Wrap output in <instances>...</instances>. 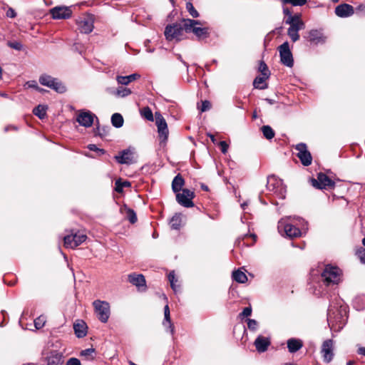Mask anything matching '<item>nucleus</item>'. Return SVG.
<instances>
[{
  "label": "nucleus",
  "instance_id": "nucleus-22",
  "mask_svg": "<svg viewBox=\"0 0 365 365\" xmlns=\"http://www.w3.org/2000/svg\"><path fill=\"white\" fill-rule=\"evenodd\" d=\"M78 26L81 33L89 34L93 29V21L91 17L83 18L78 21Z\"/></svg>",
  "mask_w": 365,
  "mask_h": 365
},
{
  "label": "nucleus",
  "instance_id": "nucleus-48",
  "mask_svg": "<svg viewBox=\"0 0 365 365\" xmlns=\"http://www.w3.org/2000/svg\"><path fill=\"white\" fill-rule=\"evenodd\" d=\"M247 327L250 331H255L257 329L258 322L255 319H247Z\"/></svg>",
  "mask_w": 365,
  "mask_h": 365
},
{
  "label": "nucleus",
  "instance_id": "nucleus-8",
  "mask_svg": "<svg viewBox=\"0 0 365 365\" xmlns=\"http://www.w3.org/2000/svg\"><path fill=\"white\" fill-rule=\"evenodd\" d=\"M267 189L269 191L273 192L281 199H284L285 197L286 190L283 186L282 182L274 175L268 177Z\"/></svg>",
  "mask_w": 365,
  "mask_h": 365
},
{
  "label": "nucleus",
  "instance_id": "nucleus-36",
  "mask_svg": "<svg viewBox=\"0 0 365 365\" xmlns=\"http://www.w3.org/2000/svg\"><path fill=\"white\" fill-rule=\"evenodd\" d=\"M261 130L265 138L271 140L274 137V131L269 125H263Z\"/></svg>",
  "mask_w": 365,
  "mask_h": 365
},
{
  "label": "nucleus",
  "instance_id": "nucleus-47",
  "mask_svg": "<svg viewBox=\"0 0 365 365\" xmlns=\"http://www.w3.org/2000/svg\"><path fill=\"white\" fill-rule=\"evenodd\" d=\"M46 323L45 318L42 316L38 317L34 320V326L37 329L42 328Z\"/></svg>",
  "mask_w": 365,
  "mask_h": 365
},
{
  "label": "nucleus",
  "instance_id": "nucleus-49",
  "mask_svg": "<svg viewBox=\"0 0 365 365\" xmlns=\"http://www.w3.org/2000/svg\"><path fill=\"white\" fill-rule=\"evenodd\" d=\"M8 46L10 48L15 49L16 51H21L23 48V45L19 41H8Z\"/></svg>",
  "mask_w": 365,
  "mask_h": 365
},
{
  "label": "nucleus",
  "instance_id": "nucleus-29",
  "mask_svg": "<svg viewBox=\"0 0 365 365\" xmlns=\"http://www.w3.org/2000/svg\"><path fill=\"white\" fill-rule=\"evenodd\" d=\"M184 184H185V180L182 178V177L180 174L177 175L174 178V179L173 180V182H172L173 191L175 193L179 192L180 190H182V187L184 185Z\"/></svg>",
  "mask_w": 365,
  "mask_h": 365
},
{
  "label": "nucleus",
  "instance_id": "nucleus-13",
  "mask_svg": "<svg viewBox=\"0 0 365 365\" xmlns=\"http://www.w3.org/2000/svg\"><path fill=\"white\" fill-rule=\"evenodd\" d=\"M295 149L298 151L297 155L303 165L308 166L312 164V157L311 153L308 151L305 143H301L297 144Z\"/></svg>",
  "mask_w": 365,
  "mask_h": 365
},
{
  "label": "nucleus",
  "instance_id": "nucleus-55",
  "mask_svg": "<svg viewBox=\"0 0 365 365\" xmlns=\"http://www.w3.org/2000/svg\"><path fill=\"white\" fill-rule=\"evenodd\" d=\"M219 145L220 147L222 153L225 154L227 152L229 148L227 143L225 141H220Z\"/></svg>",
  "mask_w": 365,
  "mask_h": 365
},
{
  "label": "nucleus",
  "instance_id": "nucleus-62",
  "mask_svg": "<svg viewBox=\"0 0 365 365\" xmlns=\"http://www.w3.org/2000/svg\"><path fill=\"white\" fill-rule=\"evenodd\" d=\"M177 57H178V59L180 60L181 62H182V63L187 67V69H188V64L182 60L181 55L178 54Z\"/></svg>",
  "mask_w": 365,
  "mask_h": 365
},
{
  "label": "nucleus",
  "instance_id": "nucleus-30",
  "mask_svg": "<svg viewBox=\"0 0 365 365\" xmlns=\"http://www.w3.org/2000/svg\"><path fill=\"white\" fill-rule=\"evenodd\" d=\"M124 120L121 114L115 113L111 116V123L112 125L117 128H121L123 125Z\"/></svg>",
  "mask_w": 365,
  "mask_h": 365
},
{
  "label": "nucleus",
  "instance_id": "nucleus-63",
  "mask_svg": "<svg viewBox=\"0 0 365 365\" xmlns=\"http://www.w3.org/2000/svg\"><path fill=\"white\" fill-rule=\"evenodd\" d=\"M200 187H201L202 190H203L205 191H208L209 190L208 186L205 185V184H201Z\"/></svg>",
  "mask_w": 365,
  "mask_h": 365
},
{
  "label": "nucleus",
  "instance_id": "nucleus-20",
  "mask_svg": "<svg viewBox=\"0 0 365 365\" xmlns=\"http://www.w3.org/2000/svg\"><path fill=\"white\" fill-rule=\"evenodd\" d=\"M354 13V7L348 4H341L335 8V14L341 18H346L352 16Z\"/></svg>",
  "mask_w": 365,
  "mask_h": 365
},
{
  "label": "nucleus",
  "instance_id": "nucleus-42",
  "mask_svg": "<svg viewBox=\"0 0 365 365\" xmlns=\"http://www.w3.org/2000/svg\"><path fill=\"white\" fill-rule=\"evenodd\" d=\"M95 351V349L93 348L86 349L81 351L80 356H84L88 359H93L94 358L93 354Z\"/></svg>",
  "mask_w": 365,
  "mask_h": 365
},
{
  "label": "nucleus",
  "instance_id": "nucleus-3",
  "mask_svg": "<svg viewBox=\"0 0 365 365\" xmlns=\"http://www.w3.org/2000/svg\"><path fill=\"white\" fill-rule=\"evenodd\" d=\"M184 28L187 33H193L198 40L206 38L209 36V31L207 27H201L202 23L197 20L184 19Z\"/></svg>",
  "mask_w": 365,
  "mask_h": 365
},
{
  "label": "nucleus",
  "instance_id": "nucleus-50",
  "mask_svg": "<svg viewBox=\"0 0 365 365\" xmlns=\"http://www.w3.org/2000/svg\"><path fill=\"white\" fill-rule=\"evenodd\" d=\"M356 255L360 259L361 262L365 263V249L364 247H359L356 250Z\"/></svg>",
  "mask_w": 365,
  "mask_h": 365
},
{
  "label": "nucleus",
  "instance_id": "nucleus-18",
  "mask_svg": "<svg viewBox=\"0 0 365 365\" xmlns=\"http://www.w3.org/2000/svg\"><path fill=\"white\" fill-rule=\"evenodd\" d=\"M334 341L332 339L325 340L322 346V354L324 361L329 363L334 357Z\"/></svg>",
  "mask_w": 365,
  "mask_h": 365
},
{
  "label": "nucleus",
  "instance_id": "nucleus-41",
  "mask_svg": "<svg viewBox=\"0 0 365 365\" xmlns=\"http://www.w3.org/2000/svg\"><path fill=\"white\" fill-rule=\"evenodd\" d=\"M259 71L262 73V76H265V78L269 77L270 72L267 64L264 61H260L259 66Z\"/></svg>",
  "mask_w": 365,
  "mask_h": 365
},
{
  "label": "nucleus",
  "instance_id": "nucleus-1",
  "mask_svg": "<svg viewBox=\"0 0 365 365\" xmlns=\"http://www.w3.org/2000/svg\"><path fill=\"white\" fill-rule=\"evenodd\" d=\"M346 307L342 306L341 302L336 303V305L330 304L327 311V322L332 329L335 325L338 329H341L346 322Z\"/></svg>",
  "mask_w": 365,
  "mask_h": 365
},
{
  "label": "nucleus",
  "instance_id": "nucleus-7",
  "mask_svg": "<svg viewBox=\"0 0 365 365\" xmlns=\"http://www.w3.org/2000/svg\"><path fill=\"white\" fill-rule=\"evenodd\" d=\"M184 30V24L182 26L180 24L168 25L165 29V36L168 41H179L182 38Z\"/></svg>",
  "mask_w": 365,
  "mask_h": 365
},
{
  "label": "nucleus",
  "instance_id": "nucleus-17",
  "mask_svg": "<svg viewBox=\"0 0 365 365\" xmlns=\"http://www.w3.org/2000/svg\"><path fill=\"white\" fill-rule=\"evenodd\" d=\"M50 13L54 19H66L71 16L72 11L68 6H55L50 10Z\"/></svg>",
  "mask_w": 365,
  "mask_h": 365
},
{
  "label": "nucleus",
  "instance_id": "nucleus-34",
  "mask_svg": "<svg viewBox=\"0 0 365 365\" xmlns=\"http://www.w3.org/2000/svg\"><path fill=\"white\" fill-rule=\"evenodd\" d=\"M170 225L172 229L179 230L181 226V217L180 214H175L170 220Z\"/></svg>",
  "mask_w": 365,
  "mask_h": 365
},
{
  "label": "nucleus",
  "instance_id": "nucleus-33",
  "mask_svg": "<svg viewBox=\"0 0 365 365\" xmlns=\"http://www.w3.org/2000/svg\"><path fill=\"white\" fill-rule=\"evenodd\" d=\"M268 78H265V76H257L255 78V79L253 81V86L255 88L258 89H265L267 88V84H264V81L267 79Z\"/></svg>",
  "mask_w": 365,
  "mask_h": 365
},
{
  "label": "nucleus",
  "instance_id": "nucleus-39",
  "mask_svg": "<svg viewBox=\"0 0 365 365\" xmlns=\"http://www.w3.org/2000/svg\"><path fill=\"white\" fill-rule=\"evenodd\" d=\"M284 22H285V24L298 23L301 25H303V24H304L303 22V21L301 19L300 14H294V15L290 16L285 19Z\"/></svg>",
  "mask_w": 365,
  "mask_h": 365
},
{
  "label": "nucleus",
  "instance_id": "nucleus-52",
  "mask_svg": "<svg viewBox=\"0 0 365 365\" xmlns=\"http://www.w3.org/2000/svg\"><path fill=\"white\" fill-rule=\"evenodd\" d=\"M211 108V103L209 101H204L202 102V106L200 108L201 112H205L210 110Z\"/></svg>",
  "mask_w": 365,
  "mask_h": 365
},
{
  "label": "nucleus",
  "instance_id": "nucleus-27",
  "mask_svg": "<svg viewBox=\"0 0 365 365\" xmlns=\"http://www.w3.org/2000/svg\"><path fill=\"white\" fill-rule=\"evenodd\" d=\"M163 324L165 327L168 326L171 334H174V326L171 322L170 312L169 306L168 304H166L164 307V320Z\"/></svg>",
  "mask_w": 365,
  "mask_h": 365
},
{
  "label": "nucleus",
  "instance_id": "nucleus-54",
  "mask_svg": "<svg viewBox=\"0 0 365 365\" xmlns=\"http://www.w3.org/2000/svg\"><path fill=\"white\" fill-rule=\"evenodd\" d=\"M66 365H81V363L78 359L72 357L68 359Z\"/></svg>",
  "mask_w": 365,
  "mask_h": 365
},
{
  "label": "nucleus",
  "instance_id": "nucleus-5",
  "mask_svg": "<svg viewBox=\"0 0 365 365\" xmlns=\"http://www.w3.org/2000/svg\"><path fill=\"white\" fill-rule=\"evenodd\" d=\"M39 83L59 93H63L66 91V86L61 81L47 74H43L39 77Z\"/></svg>",
  "mask_w": 365,
  "mask_h": 365
},
{
  "label": "nucleus",
  "instance_id": "nucleus-38",
  "mask_svg": "<svg viewBox=\"0 0 365 365\" xmlns=\"http://www.w3.org/2000/svg\"><path fill=\"white\" fill-rule=\"evenodd\" d=\"M168 280L170 282L171 288L173 289V290L175 292H177L178 289V286L176 284V282H178V279L175 277V272L174 271L170 272L168 274Z\"/></svg>",
  "mask_w": 365,
  "mask_h": 365
},
{
  "label": "nucleus",
  "instance_id": "nucleus-28",
  "mask_svg": "<svg viewBox=\"0 0 365 365\" xmlns=\"http://www.w3.org/2000/svg\"><path fill=\"white\" fill-rule=\"evenodd\" d=\"M140 75L138 73H133L129 76H117L116 81L118 84L128 85L130 82L134 81L140 78Z\"/></svg>",
  "mask_w": 365,
  "mask_h": 365
},
{
  "label": "nucleus",
  "instance_id": "nucleus-60",
  "mask_svg": "<svg viewBox=\"0 0 365 365\" xmlns=\"http://www.w3.org/2000/svg\"><path fill=\"white\" fill-rule=\"evenodd\" d=\"M283 13L284 14L285 16H287V17L290 16H292V12L287 9V8H284L283 9Z\"/></svg>",
  "mask_w": 365,
  "mask_h": 365
},
{
  "label": "nucleus",
  "instance_id": "nucleus-21",
  "mask_svg": "<svg viewBox=\"0 0 365 365\" xmlns=\"http://www.w3.org/2000/svg\"><path fill=\"white\" fill-rule=\"evenodd\" d=\"M308 40L315 44H323L326 42L327 37L321 30L312 29L308 34Z\"/></svg>",
  "mask_w": 365,
  "mask_h": 365
},
{
  "label": "nucleus",
  "instance_id": "nucleus-37",
  "mask_svg": "<svg viewBox=\"0 0 365 365\" xmlns=\"http://www.w3.org/2000/svg\"><path fill=\"white\" fill-rule=\"evenodd\" d=\"M131 91L130 88H124V87H119L117 88V90L115 91L114 94L117 97H121L124 98L131 94Z\"/></svg>",
  "mask_w": 365,
  "mask_h": 365
},
{
  "label": "nucleus",
  "instance_id": "nucleus-58",
  "mask_svg": "<svg viewBox=\"0 0 365 365\" xmlns=\"http://www.w3.org/2000/svg\"><path fill=\"white\" fill-rule=\"evenodd\" d=\"M6 16L9 18H14L16 16V13L13 9L9 8L6 11Z\"/></svg>",
  "mask_w": 365,
  "mask_h": 365
},
{
  "label": "nucleus",
  "instance_id": "nucleus-26",
  "mask_svg": "<svg viewBox=\"0 0 365 365\" xmlns=\"http://www.w3.org/2000/svg\"><path fill=\"white\" fill-rule=\"evenodd\" d=\"M288 350L290 353H295L303 346V341L299 339L291 338L287 342Z\"/></svg>",
  "mask_w": 365,
  "mask_h": 365
},
{
  "label": "nucleus",
  "instance_id": "nucleus-53",
  "mask_svg": "<svg viewBox=\"0 0 365 365\" xmlns=\"http://www.w3.org/2000/svg\"><path fill=\"white\" fill-rule=\"evenodd\" d=\"M288 24L289 25V29L299 31V30L304 29V24H303V25H301L298 23H293V24Z\"/></svg>",
  "mask_w": 365,
  "mask_h": 365
},
{
  "label": "nucleus",
  "instance_id": "nucleus-57",
  "mask_svg": "<svg viewBox=\"0 0 365 365\" xmlns=\"http://www.w3.org/2000/svg\"><path fill=\"white\" fill-rule=\"evenodd\" d=\"M26 85L29 88H34L35 90H36L38 86V83L36 81H29L26 82Z\"/></svg>",
  "mask_w": 365,
  "mask_h": 365
},
{
  "label": "nucleus",
  "instance_id": "nucleus-35",
  "mask_svg": "<svg viewBox=\"0 0 365 365\" xmlns=\"http://www.w3.org/2000/svg\"><path fill=\"white\" fill-rule=\"evenodd\" d=\"M130 182L128 181H123L122 182L120 179H118L115 182V190L118 192L121 193L123 191L124 187H130Z\"/></svg>",
  "mask_w": 365,
  "mask_h": 365
},
{
  "label": "nucleus",
  "instance_id": "nucleus-64",
  "mask_svg": "<svg viewBox=\"0 0 365 365\" xmlns=\"http://www.w3.org/2000/svg\"><path fill=\"white\" fill-rule=\"evenodd\" d=\"M265 101L269 103V104H274L275 103V101L274 100H272V99H269V98H266Z\"/></svg>",
  "mask_w": 365,
  "mask_h": 365
},
{
  "label": "nucleus",
  "instance_id": "nucleus-59",
  "mask_svg": "<svg viewBox=\"0 0 365 365\" xmlns=\"http://www.w3.org/2000/svg\"><path fill=\"white\" fill-rule=\"evenodd\" d=\"M357 13H361L365 14V4H360L356 8Z\"/></svg>",
  "mask_w": 365,
  "mask_h": 365
},
{
  "label": "nucleus",
  "instance_id": "nucleus-4",
  "mask_svg": "<svg viewBox=\"0 0 365 365\" xmlns=\"http://www.w3.org/2000/svg\"><path fill=\"white\" fill-rule=\"evenodd\" d=\"M93 307L99 321L102 323H106L110 314L109 303L106 301L96 299L93 302Z\"/></svg>",
  "mask_w": 365,
  "mask_h": 365
},
{
  "label": "nucleus",
  "instance_id": "nucleus-23",
  "mask_svg": "<svg viewBox=\"0 0 365 365\" xmlns=\"http://www.w3.org/2000/svg\"><path fill=\"white\" fill-rule=\"evenodd\" d=\"M63 354L58 351H51L46 357V365H58L62 363Z\"/></svg>",
  "mask_w": 365,
  "mask_h": 365
},
{
  "label": "nucleus",
  "instance_id": "nucleus-2",
  "mask_svg": "<svg viewBox=\"0 0 365 365\" xmlns=\"http://www.w3.org/2000/svg\"><path fill=\"white\" fill-rule=\"evenodd\" d=\"M341 270L334 266L326 265L321 277L323 283L329 287L338 284L341 279Z\"/></svg>",
  "mask_w": 365,
  "mask_h": 365
},
{
  "label": "nucleus",
  "instance_id": "nucleus-19",
  "mask_svg": "<svg viewBox=\"0 0 365 365\" xmlns=\"http://www.w3.org/2000/svg\"><path fill=\"white\" fill-rule=\"evenodd\" d=\"M128 281L135 285L139 291H145L146 282L145 277L141 274L132 273L128 274Z\"/></svg>",
  "mask_w": 365,
  "mask_h": 365
},
{
  "label": "nucleus",
  "instance_id": "nucleus-6",
  "mask_svg": "<svg viewBox=\"0 0 365 365\" xmlns=\"http://www.w3.org/2000/svg\"><path fill=\"white\" fill-rule=\"evenodd\" d=\"M155 124L158 128V133L160 140V143L165 144L168 140L169 134L168 124L165 121V119L159 112H155Z\"/></svg>",
  "mask_w": 365,
  "mask_h": 365
},
{
  "label": "nucleus",
  "instance_id": "nucleus-9",
  "mask_svg": "<svg viewBox=\"0 0 365 365\" xmlns=\"http://www.w3.org/2000/svg\"><path fill=\"white\" fill-rule=\"evenodd\" d=\"M114 158L120 164L130 165L137 161L135 148L130 147L120 151Z\"/></svg>",
  "mask_w": 365,
  "mask_h": 365
},
{
  "label": "nucleus",
  "instance_id": "nucleus-11",
  "mask_svg": "<svg viewBox=\"0 0 365 365\" xmlns=\"http://www.w3.org/2000/svg\"><path fill=\"white\" fill-rule=\"evenodd\" d=\"M277 228L280 233L283 232L287 237L290 238L301 236L300 230L296 226L287 222L286 220H280L278 222Z\"/></svg>",
  "mask_w": 365,
  "mask_h": 365
},
{
  "label": "nucleus",
  "instance_id": "nucleus-45",
  "mask_svg": "<svg viewBox=\"0 0 365 365\" xmlns=\"http://www.w3.org/2000/svg\"><path fill=\"white\" fill-rule=\"evenodd\" d=\"M287 34L293 42H296L299 39V31L288 29Z\"/></svg>",
  "mask_w": 365,
  "mask_h": 365
},
{
  "label": "nucleus",
  "instance_id": "nucleus-40",
  "mask_svg": "<svg viewBox=\"0 0 365 365\" xmlns=\"http://www.w3.org/2000/svg\"><path fill=\"white\" fill-rule=\"evenodd\" d=\"M141 115L147 119L148 120H153V114L151 109L149 107L143 108L140 111Z\"/></svg>",
  "mask_w": 365,
  "mask_h": 365
},
{
  "label": "nucleus",
  "instance_id": "nucleus-10",
  "mask_svg": "<svg viewBox=\"0 0 365 365\" xmlns=\"http://www.w3.org/2000/svg\"><path fill=\"white\" fill-rule=\"evenodd\" d=\"M281 63L289 68L294 65V59L291 52L289 44L287 41L284 42L278 48Z\"/></svg>",
  "mask_w": 365,
  "mask_h": 365
},
{
  "label": "nucleus",
  "instance_id": "nucleus-24",
  "mask_svg": "<svg viewBox=\"0 0 365 365\" xmlns=\"http://www.w3.org/2000/svg\"><path fill=\"white\" fill-rule=\"evenodd\" d=\"M255 346L259 352H264L270 345V340L268 337L259 335L255 341Z\"/></svg>",
  "mask_w": 365,
  "mask_h": 365
},
{
  "label": "nucleus",
  "instance_id": "nucleus-31",
  "mask_svg": "<svg viewBox=\"0 0 365 365\" xmlns=\"http://www.w3.org/2000/svg\"><path fill=\"white\" fill-rule=\"evenodd\" d=\"M46 110L47 106L43 105H38V106L34 108L33 113L40 119H43L46 116Z\"/></svg>",
  "mask_w": 365,
  "mask_h": 365
},
{
  "label": "nucleus",
  "instance_id": "nucleus-46",
  "mask_svg": "<svg viewBox=\"0 0 365 365\" xmlns=\"http://www.w3.org/2000/svg\"><path fill=\"white\" fill-rule=\"evenodd\" d=\"M284 4H290L292 6H303L307 3V0H282Z\"/></svg>",
  "mask_w": 365,
  "mask_h": 365
},
{
  "label": "nucleus",
  "instance_id": "nucleus-14",
  "mask_svg": "<svg viewBox=\"0 0 365 365\" xmlns=\"http://www.w3.org/2000/svg\"><path fill=\"white\" fill-rule=\"evenodd\" d=\"M312 185L313 187L318 189H325L327 187H334V182L326 174L320 173L317 175V179H312Z\"/></svg>",
  "mask_w": 365,
  "mask_h": 365
},
{
  "label": "nucleus",
  "instance_id": "nucleus-32",
  "mask_svg": "<svg viewBox=\"0 0 365 365\" xmlns=\"http://www.w3.org/2000/svg\"><path fill=\"white\" fill-rule=\"evenodd\" d=\"M232 278L235 281L239 283H245L247 281V275L239 269L233 272Z\"/></svg>",
  "mask_w": 365,
  "mask_h": 365
},
{
  "label": "nucleus",
  "instance_id": "nucleus-56",
  "mask_svg": "<svg viewBox=\"0 0 365 365\" xmlns=\"http://www.w3.org/2000/svg\"><path fill=\"white\" fill-rule=\"evenodd\" d=\"M251 314H252V308H251V307H247L243 309V311L240 314V315L242 317H249L251 315Z\"/></svg>",
  "mask_w": 365,
  "mask_h": 365
},
{
  "label": "nucleus",
  "instance_id": "nucleus-61",
  "mask_svg": "<svg viewBox=\"0 0 365 365\" xmlns=\"http://www.w3.org/2000/svg\"><path fill=\"white\" fill-rule=\"evenodd\" d=\"M358 354L365 356V347H359L358 349Z\"/></svg>",
  "mask_w": 365,
  "mask_h": 365
},
{
  "label": "nucleus",
  "instance_id": "nucleus-25",
  "mask_svg": "<svg viewBox=\"0 0 365 365\" xmlns=\"http://www.w3.org/2000/svg\"><path fill=\"white\" fill-rule=\"evenodd\" d=\"M87 329L88 327L86 324L82 320H78L73 324L75 334L78 338H83L86 336L87 334Z\"/></svg>",
  "mask_w": 365,
  "mask_h": 365
},
{
  "label": "nucleus",
  "instance_id": "nucleus-12",
  "mask_svg": "<svg viewBox=\"0 0 365 365\" xmlns=\"http://www.w3.org/2000/svg\"><path fill=\"white\" fill-rule=\"evenodd\" d=\"M195 197V194L192 191L188 189H182V192L176 193V200L182 206L185 207H192L194 203L192 199Z\"/></svg>",
  "mask_w": 365,
  "mask_h": 365
},
{
  "label": "nucleus",
  "instance_id": "nucleus-43",
  "mask_svg": "<svg viewBox=\"0 0 365 365\" xmlns=\"http://www.w3.org/2000/svg\"><path fill=\"white\" fill-rule=\"evenodd\" d=\"M186 9L189 14L193 17V18H197L199 16V13L194 8L193 4L191 2H187L186 3Z\"/></svg>",
  "mask_w": 365,
  "mask_h": 365
},
{
  "label": "nucleus",
  "instance_id": "nucleus-51",
  "mask_svg": "<svg viewBox=\"0 0 365 365\" xmlns=\"http://www.w3.org/2000/svg\"><path fill=\"white\" fill-rule=\"evenodd\" d=\"M87 148L91 151L97 152L98 155H102L106 153L105 150L98 148L95 144H89Z\"/></svg>",
  "mask_w": 365,
  "mask_h": 365
},
{
  "label": "nucleus",
  "instance_id": "nucleus-16",
  "mask_svg": "<svg viewBox=\"0 0 365 365\" xmlns=\"http://www.w3.org/2000/svg\"><path fill=\"white\" fill-rule=\"evenodd\" d=\"M97 117L89 110H81L76 117V121L85 128L92 126L94 118Z\"/></svg>",
  "mask_w": 365,
  "mask_h": 365
},
{
  "label": "nucleus",
  "instance_id": "nucleus-15",
  "mask_svg": "<svg viewBox=\"0 0 365 365\" xmlns=\"http://www.w3.org/2000/svg\"><path fill=\"white\" fill-rule=\"evenodd\" d=\"M87 237L83 234L66 235L63 237L64 246L66 248H75L86 241Z\"/></svg>",
  "mask_w": 365,
  "mask_h": 365
},
{
  "label": "nucleus",
  "instance_id": "nucleus-44",
  "mask_svg": "<svg viewBox=\"0 0 365 365\" xmlns=\"http://www.w3.org/2000/svg\"><path fill=\"white\" fill-rule=\"evenodd\" d=\"M127 218L131 224H134L137 222L136 213L133 210L130 208L127 210Z\"/></svg>",
  "mask_w": 365,
  "mask_h": 365
}]
</instances>
